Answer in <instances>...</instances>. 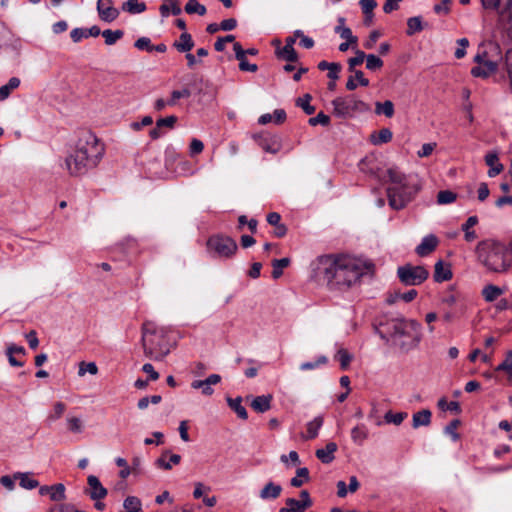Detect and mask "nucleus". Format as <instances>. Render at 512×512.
<instances>
[{
  "label": "nucleus",
  "mask_w": 512,
  "mask_h": 512,
  "mask_svg": "<svg viewBox=\"0 0 512 512\" xmlns=\"http://www.w3.org/2000/svg\"><path fill=\"white\" fill-rule=\"evenodd\" d=\"M242 400L240 397L236 399H228V404L231 409L235 411L237 416L243 420H246L248 418L247 411L244 406L241 404Z\"/></svg>",
  "instance_id": "nucleus-44"
},
{
  "label": "nucleus",
  "mask_w": 512,
  "mask_h": 512,
  "mask_svg": "<svg viewBox=\"0 0 512 512\" xmlns=\"http://www.w3.org/2000/svg\"><path fill=\"white\" fill-rule=\"evenodd\" d=\"M233 49L235 51V57L239 61V69L241 71L256 72L258 66L256 64H250L246 58V52L242 48L239 42H234Z\"/></svg>",
  "instance_id": "nucleus-16"
},
{
  "label": "nucleus",
  "mask_w": 512,
  "mask_h": 512,
  "mask_svg": "<svg viewBox=\"0 0 512 512\" xmlns=\"http://www.w3.org/2000/svg\"><path fill=\"white\" fill-rule=\"evenodd\" d=\"M159 12L163 18H166L170 14L177 16L181 14L182 10L176 0H163Z\"/></svg>",
  "instance_id": "nucleus-26"
},
{
  "label": "nucleus",
  "mask_w": 512,
  "mask_h": 512,
  "mask_svg": "<svg viewBox=\"0 0 512 512\" xmlns=\"http://www.w3.org/2000/svg\"><path fill=\"white\" fill-rule=\"evenodd\" d=\"M289 263V258L275 259L272 262V277L274 279H278L283 274V269L286 268L289 265Z\"/></svg>",
  "instance_id": "nucleus-46"
},
{
  "label": "nucleus",
  "mask_w": 512,
  "mask_h": 512,
  "mask_svg": "<svg viewBox=\"0 0 512 512\" xmlns=\"http://www.w3.org/2000/svg\"><path fill=\"white\" fill-rule=\"evenodd\" d=\"M97 11L99 18L105 22H112L119 16V10L113 6L112 0H98Z\"/></svg>",
  "instance_id": "nucleus-14"
},
{
  "label": "nucleus",
  "mask_w": 512,
  "mask_h": 512,
  "mask_svg": "<svg viewBox=\"0 0 512 512\" xmlns=\"http://www.w3.org/2000/svg\"><path fill=\"white\" fill-rule=\"evenodd\" d=\"M308 123L311 126H316L318 124L327 126L330 123V117L323 112L318 113L315 117L309 119Z\"/></svg>",
  "instance_id": "nucleus-60"
},
{
  "label": "nucleus",
  "mask_w": 512,
  "mask_h": 512,
  "mask_svg": "<svg viewBox=\"0 0 512 512\" xmlns=\"http://www.w3.org/2000/svg\"><path fill=\"white\" fill-rule=\"evenodd\" d=\"M496 372H504L507 380L512 384V351L506 354L504 361L495 368Z\"/></svg>",
  "instance_id": "nucleus-34"
},
{
  "label": "nucleus",
  "mask_w": 512,
  "mask_h": 512,
  "mask_svg": "<svg viewBox=\"0 0 512 512\" xmlns=\"http://www.w3.org/2000/svg\"><path fill=\"white\" fill-rule=\"evenodd\" d=\"M285 507L280 508L279 512H304L308 508L305 507L300 500L295 498H287L285 500Z\"/></svg>",
  "instance_id": "nucleus-38"
},
{
  "label": "nucleus",
  "mask_w": 512,
  "mask_h": 512,
  "mask_svg": "<svg viewBox=\"0 0 512 512\" xmlns=\"http://www.w3.org/2000/svg\"><path fill=\"white\" fill-rule=\"evenodd\" d=\"M457 44L459 47L455 50V57L457 59H461L466 55V48L469 46V41L467 38H461L457 40Z\"/></svg>",
  "instance_id": "nucleus-63"
},
{
  "label": "nucleus",
  "mask_w": 512,
  "mask_h": 512,
  "mask_svg": "<svg viewBox=\"0 0 512 512\" xmlns=\"http://www.w3.org/2000/svg\"><path fill=\"white\" fill-rule=\"evenodd\" d=\"M355 73V77H350L348 80H347V83H346V88L350 91H353L356 89L357 87V83L356 82H359V84L361 86H368L369 85V80L367 78L364 77V74L362 71L360 70H356V71H353Z\"/></svg>",
  "instance_id": "nucleus-36"
},
{
  "label": "nucleus",
  "mask_w": 512,
  "mask_h": 512,
  "mask_svg": "<svg viewBox=\"0 0 512 512\" xmlns=\"http://www.w3.org/2000/svg\"><path fill=\"white\" fill-rule=\"evenodd\" d=\"M103 154V144L93 133L85 132L79 138L74 151L66 157V169L72 176L84 175L97 166Z\"/></svg>",
  "instance_id": "nucleus-3"
},
{
  "label": "nucleus",
  "mask_w": 512,
  "mask_h": 512,
  "mask_svg": "<svg viewBox=\"0 0 512 512\" xmlns=\"http://www.w3.org/2000/svg\"><path fill=\"white\" fill-rule=\"evenodd\" d=\"M377 334L401 352H409L421 341V325L412 319L394 318L380 323Z\"/></svg>",
  "instance_id": "nucleus-2"
},
{
  "label": "nucleus",
  "mask_w": 512,
  "mask_h": 512,
  "mask_svg": "<svg viewBox=\"0 0 512 512\" xmlns=\"http://www.w3.org/2000/svg\"><path fill=\"white\" fill-rule=\"evenodd\" d=\"M475 253L478 262L489 272L505 273L512 267V241L504 244L485 239L477 244Z\"/></svg>",
  "instance_id": "nucleus-5"
},
{
  "label": "nucleus",
  "mask_w": 512,
  "mask_h": 512,
  "mask_svg": "<svg viewBox=\"0 0 512 512\" xmlns=\"http://www.w3.org/2000/svg\"><path fill=\"white\" fill-rule=\"evenodd\" d=\"M383 66V61L374 54H368L366 56V68L369 70H378Z\"/></svg>",
  "instance_id": "nucleus-58"
},
{
  "label": "nucleus",
  "mask_w": 512,
  "mask_h": 512,
  "mask_svg": "<svg viewBox=\"0 0 512 512\" xmlns=\"http://www.w3.org/2000/svg\"><path fill=\"white\" fill-rule=\"evenodd\" d=\"M457 198L456 193L450 190H442L437 194V203L440 205L451 204Z\"/></svg>",
  "instance_id": "nucleus-52"
},
{
  "label": "nucleus",
  "mask_w": 512,
  "mask_h": 512,
  "mask_svg": "<svg viewBox=\"0 0 512 512\" xmlns=\"http://www.w3.org/2000/svg\"><path fill=\"white\" fill-rule=\"evenodd\" d=\"M366 56L367 55L363 51L356 49L355 57H352L348 60L349 71H356L355 67L361 65L363 61L366 60Z\"/></svg>",
  "instance_id": "nucleus-54"
},
{
  "label": "nucleus",
  "mask_w": 512,
  "mask_h": 512,
  "mask_svg": "<svg viewBox=\"0 0 512 512\" xmlns=\"http://www.w3.org/2000/svg\"><path fill=\"white\" fill-rule=\"evenodd\" d=\"M309 480V471L307 468H299L296 471V476L293 477L290 481L291 485L293 487H300L303 485L304 482Z\"/></svg>",
  "instance_id": "nucleus-47"
},
{
  "label": "nucleus",
  "mask_w": 512,
  "mask_h": 512,
  "mask_svg": "<svg viewBox=\"0 0 512 512\" xmlns=\"http://www.w3.org/2000/svg\"><path fill=\"white\" fill-rule=\"evenodd\" d=\"M66 409H67V407H66L65 403H63L61 401L55 402L52 406L51 411L47 415L46 421L49 424L57 421L64 415Z\"/></svg>",
  "instance_id": "nucleus-33"
},
{
  "label": "nucleus",
  "mask_w": 512,
  "mask_h": 512,
  "mask_svg": "<svg viewBox=\"0 0 512 512\" xmlns=\"http://www.w3.org/2000/svg\"><path fill=\"white\" fill-rule=\"evenodd\" d=\"M272 395H261L255 397L251 402V407L258 413H264L271 408Z\"/></svg>",
  "instance_id": "nucleus-23"
},
{
  "label": "nucleus",
  "mask_w": 512,
  "mask_h": 512,
  "mask_svg": "<svg viewBox=\"0 0 512 512\" xmlns=\"http://www.w3.org/2000/svg\"><path fill=\"white\" fill-rule=\"evenodd\" d=\"M67 428L72 433H81L83 431V421L76 416H68L66 418Z\"/></svg>",
  "instance_id": "nucleus-50"
},
{
  "label": "nucleus",
  "mask_w": 512,
  "mask_h": 512,
  "mask_svg": "<svg viewBox=\"0 0 512 512\" xmlns=\"http://www.w3.org/2000/svg\"><path fill=\"white\" fill-rule=\"evenodd\" d=\"M505 69L510 80V87L512 89V49H509L505 54Z\"/></svg>",
  "instance_id": "nucleus-64"
},
{
  "label": "nucleus",
  "mask_w": 512,
  "mask_h": 512,
  "mask_svg": "<svg viewBox=\"0 0 512 512\" xmlns=\"http://www.w3.org/2000/svg\"><path fill=\"white\" fill-rule=\"evenodd\" d=\"M417 291L415 289H411L405 293H401L399 291H395L393 293L388 294L386 298V302L389 305H392L396 303L399 299L403 300L404 302H411L417 297Z\"/></svg>",
  "instance_id": "nucleus-25"
},
{
  "label": "nucleus",
  "mask_w": 512,
  "mask_h": 512,
  "mask_svg": "<svg viewBox=\"0 0 512 512\" xmlns=\"http://www.w3.org/2000/svg\"><path fill=\"white\" fill-rule=\"evenodd\" d=\"M123 35H124V33L122 30H114L113 31V30L107 29L102 32V36L104 37L105 43L107 45L115 44L118 40H120L123 37Z\"/></svg>",
  "instance_id": "nucleus-48"
},
{
  "label": "nucleus",
  "mask_w": 512,
  "mask_h": 512,
  "mask_svg": "<svg viewBox=\"0 0 512 512\" xmlns=\"http://www.w3.org/2000/svg\"><path fill=\"white\" fill-rule=\"evenodd\" d=\"M423 30L422 19L419 16L411 17L407 20V35L411 36Z\"/></svg>",
  "instance_id": "nucleus-45"
},
{
  "label": "nucleus",
  "mask_w": 512,
  "mask_h": 512,
  "mask_svg": "<svg viewBox=\"0 0 512 512\" xmlns=\"http://www.w3.org/2000/svg\"><path fill=\"white\" fill-rule=\"evenodd\" d=\"M66 489L62 483L52 485V490H50V499L52 501H63L66 499Z\"/></svg>",
  "instance_id": "nucleus-49"
},
{
  "label": "nucleus",
  "mask_w": 512,
  "mask_h": 512,
  "mask_svg": "<svg viewBox=\"0 0 512 512\" xmlns=\"http://www.w3.org/2000/svg\"><path fill=\"white\" fill-rule=\"evenodd\" d=\"M14 479L19 481V485L26 490H32L39 486V481L33 477L31 472H16Z\"/></svg>",
  "instance_id": "nucleus-20"
},
{
  "label": "nucleus",
  "mask_w": 512,
  "mask_h": 512,
  "mask_svg": "<svg viewBox=\"0 0 512 512\" xmlns=\"http://www.w3.org/2000/svg\"><path fill=\"white\" fill-rule=\"evenodd\" d=\"M478 218L470 216L465 223L462 224L461 229L464 232V238L467 242H473L477 239L478 235L472 228L477 225Z\"/></svg>",
  "instance_id": "nucleus-27"
},
{
  "label": "nucleus",
  "mask_w": 512,
  "mask_h": 512,
  "mask_svg": "<svg viewBox=\"0 0 512 512\" xmlns=\"http://www.w3.org/2000/svg\"><path fill=\"white\" fill-rule=\"evenodd\" d=\"M181 462V456L179 454H170L165 451L155 462V465L164 470H170L174 465H178Z\"/></svg>",
  "instance_id": "nucleus-18"
},
{
  "label": "nucleus",
  "mask_w": 512,
  "mask_h": 512,
  "mask_svg": "<svg viewBox=\"0 0 512 512\" xmlns=\"http://www.w3.org/2000/svg\"><path fill=\"white\" fill-rule=\"evenodd\" d=\"M342 39H347V42H343L339 45V50L345 52L349 47L355 49L357 46L358 38L353 35L352 30L345 26V19L343 17L338 18V25L334 29Z\"/></svg>",
  "instance_id": "nucleus-12"
},
{
  "label": "nucleus",
  "mask_w": 512,
  "mask_h": 512,
  "mask_svg": "<svg viewBox=\"0 0 512 512\" xmlns=\"http://www.w3.org/2000/svg\"><path fill=\"white\" fill-rule=\"evenodd\" d=\"M282 487L279 484L268 482L259 493L262 500H273L280 496Z\"/></svg>",
  "instance_id": "nucleus-22"
},
{
  "label": "nucleus",
  "mask_w": 512,
  "mask_h": 512,
  "mask_svg": "<svg viewBox=\"0 0 512 512\" xmlns=\"http://www.w3.org/2000/svg\"><path fill=\"white\" fill-rule=\"evenodd\" d=\"M397 276L404 285L416 286L422 284L428 278L429 272L423 266L406 264L398 267Z\"/></svg>",
  "instance_id": "nucleus-10"
},
{
  "label": "nucleus",
  "mask_w": 512,
  "mask_h": 512,
  "mask_svg": "<svg viewBox=\"0 0 512 512\" xmlns=\"http://www.w3.org/2000/svg\"><path fill=\"white\" fill-rule=\"evenodd\" d=\"M122 9L130 14H139L146 10V4L140 0H127Z\"/></svg>",
  "instance_id": "nucleus-35"
},
{
  "label": "nucleus",
  "mask_w": 512,
  "mask_h": 512,
  "mask_svg": "<svg viewBox=\"0 0 512 512\" xmlns=\"http://www.w3.org/2000/svg\"><path fill=\"white\" fill-rule=\"evenodd\" d=\"M373 264L349 254H331L318 258V272L331 291L344 292L360 282Z\"/></svg>",
  "instance_id": "nucleus-1"
},
{
  "label": "nucleus",
  "mask_w": 512,
  "mask_h": 512,
  "mask_svg": "<svg viewBox=\"0 0 512 512\" xmlns=\"http://www.w3.org/2000/svg\"><path fill=\"white\" fill-rule=\"evenodd\" d=\"M393 134L390 129L382 128L378 133H374L371 135V142L374 145H380L383 143H388L392 140Z\"/></svg>",
  "instance_id": "nucleus-37"
},
{
  "label": "nucleus",
  "mask_w": 512,
  "mask_h": 512,
  "mask_svg": "<svg viewBox=\"0 0 512 512\" xmlns=\"http://www.w3.org/2000/svg\"><path fill=\"white\" fill-rule=\"evenodd\" d=\"M221 376L219 374H211L205 380H194L191 383L193 389H201V392L205 396H211L214 393L212 385L220 383Z\"/></svg>",
  "instance_id": "nucleus-15"
},
{
  "label": "nucleus",
  "mask_w": 512,
  "mask_h": 512,
  "mask_svg": "<svg viewBox=\"0 0 512 512\" xmlns=\"http://www.w3.org/2000/svg\"><path fill=\"white\" fill-rule=\"evenodd\" d=\"M387 197L389 206L401 210L410 203L420 190L418 181L411 175H406L397 167L386 170Z\"/></svg>",
  "instance_id": "nucleus-4"
},
{
  "label": "nucleus",
  "mask_w": 512,
  "mask_h": 512,
  "mask_svg": "<svg viewBox=\"0 0 512 512\" xmlns=\"http://www.w3.org/2000/svg\"><path fill=\"white\" fill-rule=\"evenodd\" d=\"M21 80L18 77H12L9 81L0 87V102L6 100L11 93L20 86Z\"/></svg>",
  "instance_id": "nucleus-30"
},
{
  "label": "nucleus",
  "mask_w": 512,
  "mask_h": 512,
  "mask_svg": "<svg viewBox=\"0 0 512 512\" xmlns=\"http://www.w3.org/2000/svg\"><path fill=\"white\" fill-rule=\"evenodd\" d=\"M123 507L125 512H143L142 502L136 496H128L124 499Z\"/></svg>",
  "instance_id": "nucleus-39"
},
{
  "label": "nucleus",
  "mask_w": 512,
  "mask_h": 512,
  "mask_svg": "<svg viewBox=\"0 0 512 512\" xmlns=\"http://www.w3.org/2000/svg\"><path fill=\"white\" fill-rule=\"evenodd\" d=\"M338 446L335 442H329L324 448L316 450V457L324 464L331 463L335 458V452Z\"/></svg>",
  "instance_id": "nucleus-19"
},
{
  "label": "nucleus",
  "mask_w": 512,
  "mask_h": 512,
  "mask_svg": "<svg viewBox=\"0 0 512 512\" xmlns=\"http://www.w3.org/2000/svg\"><path fill=\"white\" fill-rule=\"evenodd\" d=\"M311 99V95L305 94L303 97L298 98L296 101L297 106L301 107L308 115H311L315 112V107L310 104Z\"/></svg>",
  "instance_id": "nucleus-53"
},
{
  "label": "nucleus",
  "mask_w": 512,
  "mask_h": 512,
  "mask_svg": "<svg viewBox=\"0 0 512 512\" xmlns=\"http://www.w3.org/2000/svg\"><path fill=\"white\" fill-rule=\"evenodd\" d=\"M86 373H90L91 375H96L98 373V367L94 362H81L79 364L78 375L80 377L84 376Z\"/></svg>",
  "instance_id": "nucleus-56"
},
{
  "label": "nucleus",
  "mask_w": 512,
  "mask_h": 512,
  "mask_svg": "<svg viewBox=\"0 0 512 512\" xmlns=\"http://www.w3.org/2000/svg\"><path fill=\"white\" fill-rule=\"evenodd\" d=\"M207 248L210 253L217 257L228 258L235 254L238 247L231 237L214 235L208 239Z\"/></svg>",
  "instance_id": "nucleus-9"
},
{
  "label": "nucleus",
  "mask_w": 512,
  "mask_h": 512,
  "mask_svg": "<svg viewBox=\"0 0 512 512\" xmlns=\"http://www.w3.org/2000/svg\"><path fill=\"white\" fill-rule=\"evenodd\" d=\"M260 147L266 151V152H269V153H277L279 150H280V144L278 143V141L274 138H270V139H262L259 143Z\"/></svg>",
  "instance_id": "nucleus-51"
},
{
  "label": "nucleus",
  "mask_w": 512,
  "mask_h": 512,
  "mask_svg": "<svg viewBox=\"0 0 512 512\" xmlns=\"http://www.w3.org/2000/svg\"><path fill=\"white\" fill-rule=\"evenodd\" d=\"M336 358L340 362L341 369L343 370H346L349 367L352 360L351 354L345 349H340L336 354Z\"/></svg>",
  "instance_id": "nucleus-57"
},
{
  "label": "nucleus",
  "mask_w": 512,
  "mask_h": 512,
  "mask_svg": "<svg viewBox=\"0 0 512 512\" xmlns=\"http://www.w3.org/2000/svg\"><path fill=\"white\" fill-rule=\"evenodd\" d=\"M184 10L187 14H198L204 16L207 13V9L203 4H200L197 0H189Z\"/></svg>",
  "instance_id": "nucleus-42"
},
{
  "label": "nucleus",
  "mask_w": 512,
  "mask_h": 512,
  "mask_svg": "<svg viewBox=\"0 0 512 512\" xmlns=\"http://www.w3.org/2000/svg\"><path fill=\"white\" fill-rule=\"evenodd\" d=\"M485 162L489 166L488 176L495 177L503 170V165L499 162L497 153L490 152L485 156Z\"/></svg>",
  "instance_id": "nucleus-24"
},
{
  "label": "nucleus",
  "mask_w": 512,
  "mask_h": 512,
  "mask_svg": "<svg viewBox=\"0 0 512 512\" xmlns=\"http://www.w3.org/2000/svg\"><path fill=\"white\" fill-rule=\"evenodd\" d=\"M486 9L498 11V25L512 42V0H481Z\"/></svg>",
  "instance_id": "nucleus-7"
},
{
  "label": "nucleus",
  "mask_w": 512,
  "mask_h": 512,
  "mask_svg": "<svg viewBox=\"0 0 512 512\" xmlns=\"http://www.w3.org/2000/svg\"><path fill=\"white\" fill-rule=\"evenodd\" d=\"M84 492L92 501L103 500L108 494L107 489L95 475H89L87 477V488Z\"/></svg>",
  "instance_id": "nucleus-13"
},
{
  "label": "nucleus",
  "mask_w": 512,
  "mask_h": 512,
  "mask_svg": "<svg viewBox=\"0 0 512 512\" xmlns=\"http://www.w3.org/2000/svg\"><path fill=\"white\" fill-rule=\"evenodd\" d=\"M431 411L428 409H423L413 414L412 417V426L417 429L420 426H428L431 423Z\"/></svg>",
  "instance_id": "nucleus-29"
},
{
  "label": "nucleus",
  "mask_w": 512,
  "mask_h": 512,
  "mask_svg": "<svg viewBox=\"0 0 512 512\" xmlns=\"http://www.w3.org/2000/svg\"><path fill=\"white\" fill-rule=\"evenodd\" d=\"M360 5H361L363 13L366 16L372 17L373 10L377 6V3L375 0H360Z\"/></svg>",
  "instance_id": "nucleus-62"
},
{
  "label": "nucleus",
  "mask_w": 512,
  "mask_h": 512,
  "mask_svg": "<svg viewBox=\"0 0 512 512\" xmlns=\"http://www.w3.org/2000/svg\"><path fill=\"white\" fill-rule=\"evenodd\" d=\"M168 329L157 325L154 321H145L142 326V346L147 357L163 360L171 350L167 339Z\"/></svg>",
  "instance_id": "nucleus-6"
},
{
  "label": "nucleus",
  "mask_w": 512,
  "mask_h": 512,
  "mask_svg": "<svg viewBox=\"0 0 512 512\" xmlns=\"http://www.w3.org/2000/svg\"><path fill=\"white\" fill-rule=\"evenodd\" d=\"M438 238L435 235H427L425 236L421 243L416 247V253L423 257L429 255L433 252L438 246Z\"/></svg>",
  "instance_id": "nucleus-17"
},
{
  "label": "nucleus",
  "mask_w": 512,
  "mask_h": 512,
  "mask_svg": "<svg viewBox=\"0 0 512 512\" xmlns=\"http://www.w3.org/2000/svg\"><path fill=\"white\" fill-rule=\"evenodd\" d=\"M406 417H407L406 412L393 413V412L389 411L385 414L384 419L387 423H393L395 425H400Z\"/></svg>",
  "instance_id": "nucleus-55"
},
{
  "label": "nucleus",
  "mask_w": 512,
  "mask_h": 512,
  "mask_svg": "<svg viewBox=\"0 0 512 512\" xmlns=\"http://www.w3.org/2000/svg\"><path fill=\"white\" fill-rule=\"evenodd\" d=\"M474 62L477 64L471 69V74L474 77L487 78L498 69L497 61L493 60L487 51L478 52L474 57Z\"/></svg>",
  "instance_id": "nucleus-11"
},
{
  "label": "nucleus",
  "mask_w": 512,
  "mask_h": 512,
  "mask_svg": "<svg viewBox=\"0 0 512 512\" xmlns=\"http://www.w3.org/2000/svg\"><path fill=\"white\" fill-rule=\"evenodd\" d=\"M502 294L503 290L495 285H487L482 290V296L487 302L495 301Z\"/></svg>",
  "instance_id": "nucleus-40"
},
{
  "label": "nucleus",
  "mask_w": 512,
  "mask_h": 512,
  "mask_svg": "<svg viewBox=\"0 0 512 512\" xmlns=\"http://www.w3.org/2000/svg\"><path fill=\"white\" fill-rule=\"evenodd\" d=\"M436 146L437 144L435 142L423 144L421 149L417 151V156L419 158L429 157L435 150Z\"/></svg>",
  "instance_id": "nucleus-61"
},
{
  "label": "nucleus",
  "mask_w": 512,
  "mask_h": 512,
  "mask_svg": "<svg viewBox=\"0 0 512 512\" xmlns=\"http://www.w3.org/2000/svg\"><path fill=\"white\" fill-rule=\"evenodd\" d=\"M323 425V417L317 416L306 425V434L303 435V439L311 440L318 436V432Z\"/></svg>",
  "instance_id": "nucleus-28"
},
{
  "label": "nucleus",
  "mask_w": 512,
  "mask_h": 512,
  "mask_svg": "<svg viewBox=\"0 0 512 512\" xmlns=\"http://www.w3.org/2000/svg\"><path fill=\"white\" fill-rule=\"evenodd\" d=\"M276 55L278 58L286 60L288 62H295L298 59V55L294 49V47L284 46L282 48L276 49Z\"/></svg>",
  "instance_id": "nucleus-43"
},
{
  "label": "nucleus",
  "mask_w": 512,
  "mask_h": 512,
  "mask_svg": "<svg viewBox=\"0 0 512 512\" xmlns=\"http://www.w3.org/2000/svg\"><path fill=\"white\" fill-rule=\"evenodd\" d=\"M433 277L436 282H444L450 280L452 278V271L450 266L439 260L435 264Z\"/></svg>",
  "instance_id": "nucleus-21"
},
{
  "label": "nucleus",
  "mask_w": 512,
  "mask_h": 512,
  "mask_svg": "<svg viewBox=\"0 0 512 512\" xmlns=\"http://www.w3.org/2000/svg\"><path fill=\"white\" fill-rule=\"evenodd\" d=\"M174 47L179 52H189L194 47L192 36L187 32H183L179 37V41L174 43Z\"/></svg>",
  "instance_id": "nucleus-32"
},
{
  "label": "nucleus",
  "mask_w": 512,
  "mask_h": 512,
  "mask_svg": "<svg viewBox=\"0 0 512 512\" xmlns=\"http://www.w3.org/2000/svg\"><path fill=\"white\" fill-rule=\"evenodd\" d=\"M458 294L453 290H449L445 292L441 298V303L446 305L447 307L454 306L458 301Z\"/></svg>",
  "instance_id": "nucleus-59"
},
{
  "label": "nucleus",
  "mask_w": 512,
  "mask_h": 512,
  "mask_svg": "<svg viewBox=\"0 0 512 512\" xmlns=\"http://www.w3.org/2000/svg\"><path fill=\"white\" fill-rule=\"evenodd\" d=\"M333 112L337 117L350 118L357 112L369 109L368 105L354 95L337 97L332 101Z\"/></svg>",
  "instance_id": "nucleus-8"
},
{
  "label": "nucleus",
  "mask_w": 512,
  "mask_h": 512,
  "mask_svg": "<svg viewBox=\"0 0 512 512\" xmlns=\"http://www.w3.org/2000/svg\"><path fill=\"white\" fill-rule=\"evenodd\" d=\"M368 428L364 424H359L351 430L352 441L361 446L368 438Z\"/></svg>",
  "instance_id": "nucleus-31"
},
{
  "label": "nucleus",
  "mask_w": 512,
  "mask_h": 512,
  "mask_svg": "<svg viewBox=\"0 0 512 512\" xmlns=\"http://www.w3.org/2000/svg\"><path fill=\"white\" fill-rule=\"evenodd\" d=\"M375 113L378 115L383 114L386 117L391 118L394 115V104L390 100L376 102Z\"/></svg>",
  "instance_id": "nucleus-41"
}]
</instances>
